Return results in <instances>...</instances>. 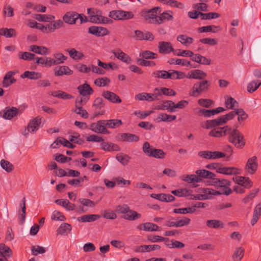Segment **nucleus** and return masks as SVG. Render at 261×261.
Returning <instances> with one entry per match:
<instances>
[{
  "instance_id": "nucleus-36",
  "label": "nucleus",
  "mask_w": 261,
  "mask_h": 261,
  "mask_svg": "<svg viewBox=\"0 0 261 261\" xmlns=\"http://www.w3.org/2000/svg\"><path fill=\"white\" fill-rule=\"evenodd\" d=\"M129 211L133 212L134 213L127 212L126 214L123 216L122 218L123 219L128 221H135L137 219H140L141 217V215L139 213H138L137 212L130 210V208Z\"/></svg>"
},
{
  "instance_id": "nucleus-24",
  "label": "nucleus",
  "mask_w": 261,
  "mask_h": 261,
  "mask_svg": "<svg viewBox=\"0 0 261 261\" xmlns=\"http://www.w3.org/2000/svg\"><path fill=\"white\" fill-rule=\"evenodd\" d=\"M206 226L210 228H223L224 227V223L220 220L213 219L208 220L206 221Z\"/></svg>"
},
{
  "instance_id": "nucleus-33",
  "label": "nucleus",
  "mask_w": 261,
  "mask_h": 261,
  "mask_svg": "<svg viewBox=\"0 0 261 261\" xmlns=\"http://www.w3.org/2000/svg\"><path fill=\"white\" fill-rule=\"evenodd\" d=\"M172 219L176 220V227L188 226L191 222V219L186 217H178L176 218H172Z\"/></svg>"
},
{
  "instance_id": "nucleus-15",
  "label": "nucleus",
  "mask_w": 261,
  "mask_h": 261,
  "mask_svg": "<svg viewBox=\"0 0 261 261\" xmlns=\"http://www.w3.org/2000/svg\"><path fill=\"white\" fill-rule=\"evenodd\" d=\"M192 61L202 65H210L211 64V60L200 54H194L191 56Z\"/></svg>"
},
{
  "instance_id": "nucleus-26",
  "label": "nucleus",
  "mask_w": 261,
  "mask_h": 261,
  "mask_svg": "<svg viewBox=\"0 0 261 261\" xmlns=\"http://www.w3.org/2000/svg\"><path fill=\"white\" fill-rule=\"evenodd\" d=\"M50 94L54 97L64 100L73 98V96L72 95L62 90H57L51 92Z\"/></svg>"
},
{
  "instance_id": "nucleus-17",
  "label": "nucleus",
  "mask_w": 261,
  "mask_h": 261,
  "mask_svg": "<svg viewBox=\"0 0 261 261\" xmlns=\"http://www.w3.org/2000/svg\"><path fill=\"white\" fill-rule=\"evenodd\" d=\"M220 117L215 119L208 120L201 124V127L206 129H211L222 125Z\"/></svg>"
},
{
  "instance_id": "nucleus-30",
  "label": "nucleus",
  "mask_w": 261,
  "mask_h": 261,
  "mask_svg": "<svg viewBox=\"0 0 261 261\" xmlns=\"http://www.w3.org/2000/svg\"><path fill=\"white\" fill-rule=\"evenodd\" d=\"M101 148L107 151H111L113 150L119 151L120 150L119 147L114 143L109 142H102L100 144Z\"/></svg>"
},
{
  "instance_id": "nucleus-21",
  "label": "nucleus",
  "mask_w": 261,
  "mask_h": 261,
  "mask_svg": "<svg viewBox=\"0 0 261 261\" xmlns=\"http://www.w3.org/2000/svg\"><path fill=\"white\" fill-rule=\"evenodd\" d=\"M137 228L140 230L143 229V230L146 231H154L161 230V229L157 225L150 222H146L142 225L138 226Z\"/></svg>"
},
{
  "instance_id": "nucleus-12",
  "label": "nucleus",
  "mask_w": 261,
  "mask_h": 261,
  "mask_svg": "<svg viewBox=\"0 0 261 261\" xmlns=\"http://www.w3.org/2000/svg\"><path fill=\"white\" fill-rule=\"evenodd\" d=\"M80 16L79 13L74 11H69L67 12L63 16L64 21L68 24H74L76 23L78 17Z\"/></svg>"
},
{
  "instance_id": "nucleus-41",
  "label": "nucleus",
  "mask_w": 261,
  "mask_h": 261,
  "mask_svg": "<svg viewBox=\"0 0 261 261\" xmlns=\"http://www.w3.org/2000/svg\"><path fill=\"white\" fill-rule=\"evenodd\" d=\"M206 76V74L202 70L196 69L191 71L189 78L201 80Z\"/></svg>"
},
{
  "instance_id": "nucleus-31",
  "label": "nucleus",
  "mask_w": 261,
  "mask_h": 261,
  "mask_svg": "<svg viewBox=\"0 0 261 261\" xmlns=\"http://www.w3.org/2000/svg\"><path fill=\"white\" fill-rule=\"evenodd\" d=\"M176 118V116L175 115H170L165 113H161L158 116L155 120L157 122H160L161 121L171 122L175 120Z\"/></svg>"
},
{
  "instance_id": "nucleus-19",
  "label": "nucleus",
  "mask_w": 261,
  "mask_h": 261,
  "mask_svg": "<svg viewBox=\"0 0 261 261\" xmlns=\"http://www.w3.org/2000/svg\"><path fill=\"white\" fill-rule=\"evenodd\" d=\"M161 248V246L159 245H141L138 246L135 250L136 252H146L151 251L159 250Z\"/></svg>"
},
{
  "instance_id": "nucleus-9",
  "label": "nucleus",
  "mask_w": 261,
  "mask_h": 261,
  "mask_svg": "<svg viewBox=\"0 0 261 261\" xmlns=\"http://www.w3.org/2000/svg\"><path fill=\"white\" fill-rule=\"evenodd\" d=\"M159 51L161 54H168L171 52L174 54L175 49L170 42L161 41L159 43Z\"/></svg>"
},
{
  "instance_id": "nucleus-14",
  "label": "nucleus",
  "mask_w": 261,
  "mask_h": 261,
  "mask_svg": "<svg viewBox=\"0 0 261 261\" xmlns=\"http://www.w3.org/2000/svg\"><path fill=\"white\" fill-rule=\"evenodd\" d=\"M16 73V71H10L6 74L2 82L3 87H8L16 82V80L13 77Z\"/></svg>"
},
{
  "instance_id": "nucleus-18",
  "label": "nucleus",
  "mask_w": 261,
  "mask_h": 261,
  "mask_svg": "<svg viewBox=\"0 0 261 261\" xmlns=\"http://www.w3.org/2000/svg\"><path fill=\"white\" fill-rule=\"evenodd\" d=\"M113 54L118 59L126 64H130L132 62V60L130 57L128 55L121 50L120 49L117 50L116 51H113Z\"/></svg>"
},
{
  "instance_id": "nucleus-63",
  "label": "nucleus",
  "mask_w": 261,
  "mask_h": 261,
  "mask_svg": "<svg viewBox=\"0 0 261 261\" xmlns=\"http://www.w3.org/2000/svg\"><path fill=\"white\" fill-rule=\"evenodd\" d=\"M140 56L144 59H154L158 57V55L149 50H145L140 54Z\"/></svg>"
},
{
  "instance_id": "nucleus-60",
  "label": "nucleus",
  "mask_w": 261,
  "mask_h": 261,
  "mask_svg": "<svg viewBox=\"0 0 261 261\" xmlns=\"http://www.w3.org/2000/svg\"><path fill=\"white\" fill-rule=\"evenodd\" d=\"M174 102L171 100H166L162 101L161 105L159 106L156 108L158 110H168L170 112V110L173 107Z\"/></svg>"
},
{
  "instance_id": "nucleus-10",
  "label": "nucleus",
  "mask_w": 261,
  "mask_h": 261,
  "mask_svg": "<svg viewBox=\"0 0 261 261\" xmlns=\"http://www.w3.org/2000/svg\"><path fill=\"white\" fill-rule=\"evenodd\" d=\"M102 96L108 101L114 103H120L122 102L118 95L108 90L103 91L102 93Z\"/></svg>"
},
{
  "instance_id": "nucleus-4",
  "label": "nucleus",
  "mask_w": 261,
  "mask_h": 261,
  "mask_svg": "<svg viewBox=\"0 0 261 261\" xmlns=\"http://www.w3.org/2000/svg\"><path fill=\"white\" fill-rule=\"evenodd\" d=\"M213 179L215 186L222 188L221 192H220L221 194L229 195L232 193V190L228 187L231 185V182L229 180L225 179L215 178V177Z\"/></svg>"
},
{
  "instance_id": "nucleus-42",
  "label": "nucleus",
  "mask_w": 261,
  "mask_h": 261,
  "mask_svg": "<svg viewBox=\"0 0 261 261\" xmlns=\"http://www.w3.org/2000/svg\"><path fill=\"white\" fill-rule=\"evenodd\" d=\"M0 35L6 38H11L15 37L16 33L14 29L2 28L0 29Z\"/></svg>"
},
{
  "instance_id": "nucleus-43",
  "label": "nucleus",
  "mask_w": 261,
  "mask_h": 261,
  "mask_svg": "<svg viewBox=\"0 0 261 261\" xmlns=\"http://www.w3.org/2000/svg\"><path fill=\"white\" fill-rule=\"evenodd\" d=\"M67 51L68 53L70 58L75 60H81L84 57L83 53L76 50L73 48L67 50Z\"/></svg>"
},
{
  "instance_id": "nucleus-59",
  "label": "nucleus",
  "mask_w": 261,
  "mask_h": 261,
  "mask_svg": "<svg viewBox=\"0 0 261 261\" xmlns=\"http://www.w3.org/2000/svg\"><path fill=\"white\" fill-rule=\"evenodd\" d=\"M115 212L118 214H123L124 215L127 212L134 213L129 211V207L125 204L118 205L116 206Z\"/></svg>"
},
{
  "instance_id": "nucleus-13",
  "label": "nucleus",
  "mask_w": 261,
  "mask_h": 261,
  "mask_svg": "<svg viewBox=\"0 0 261 261\" xmlns=\"http://www.w3.org/2000/svg\"><path fill=\"white\" fill-rule=\"evenodd\" d=\"M232 179L236 184L245 188L249 189L252 186V182L248 177L236 176L233 177Z\"/></svg>"
},
{
  "instance_id": "nucleus-25",
  "label": "nucleus",
  "mask_w": 261,
  "mask_h": 261,
  "mask_svg": "<svg viewBox=\"0 0 261 261\" xmlns=\"http://www.w3.org/2000/svg\"><path fill=\"white\" fill-rule=\"evenodd\" d=\"M196 176L201 179L202 178L214 179L215 174L206 170H198L196 171Z\"/></svg>"
},
{
  "instance_id": "nucleus-58",
  "label": "nucleus",
  "mask_w": 261,
  "mask_h": 261,
  "mask_svg": "<svg viewBox=\"0 0 261 261\" xmlns=\"http://www.w3.org/2000/svg\"><path fill=\"white\" fill-rule=\"evenodd\" d=\"M1 167L7 172H11L14 169V166L10 162L2 160L0 162Z\"/></svg>"
},
{
  "instance_id": "nucleus-40",
  "label": "nucleus",
  "mask_w": 261,
  "mask_h": 261,
  "mask_svg": "<svg viewBox=\"0 0 261 261\" xmlns=\"http://www.w3.org/2000/svg\"><path fill=\"white\" fill-rule=\"evenodd\" d=\"M245 250L242 247H238L232 256L233 261H241L244 255Z\"/></svg>"
},
{
  "instance_id": "nucleus-53",
  "label": "nucleus",
  "mask_w": 261,
  "mask_h": 261,
  "mask_svg": "<svg viewBox=\"0 0 261 261\" xmlns=\"http://www.w3.org/2000/svg\"><path fill=\"white\" fill-rule=\"evenodd\" d=\"M162 3L166 4L170 7L179 9H184L185 7L183 4L175 0H163Z\"/></svg>"
},
{
  "instance_id": "nucleus-1",
  "label": "nucleus",
  "mask_w": 261,
  "mask_h": 261,
  "mask_svg": "<svg viewBox=\"0 0 261 261\" xmlns=\"http://www.w3.org/2000/svg\"><path fill=\"white\" fill-rule=\"evenodd\" d=\"M228 140L237 148H242L245 144L243 135L237 128L229 126L227 133Z\"/></svg>"
},
{
  "instance_id": "nucleus-7",
  "label": "nucleus",
  "mask_w": 261,
  "mask_h": 261,
  "mask_svg": "<svg viewBox=\"0 0 261 261\" xmlns=\"http://www.w3.org/2000/svg\"><path fill=\"white\" fill-rule=\"evenodd\" d=\"M88 33L97 37H101L109 34V32L104 27L92 26L89 28Z\"/></svg>"
},
{
  "instance_id": "nucleus-48",
  "label": "nucleus",
  "mask_w": 261,
  "mask_h": 261,
  "mask_svg": "<svg viewBox=\"0 0 261 261\" xmlns=\"http://www.w3.org/2000/svg\"><path fill=\"white\" fill-rule=\"evenodd\" d=\"M166 153L161 149L154 148L150 152L149 157H153L159 159H163L165 158Z\"/></svg>"
},
{
  "instance_id": "nucleus-32",
  "label": "nucleus",
  "mask_w": 261,
  "mask_h": 261,
  "mask_svg": "<svg viewBox=\"0 0 261 261\" xmlns=\"http://www.w3.org/2000/svg\"><path fill=\"white\" fill-rule=\"evenodd\" d=\"M42 74L41 73L35 71H26L21 75L22 79L28 78L31 80H37L41 78Z\"/></svg>"
},
{
  "instance_id": "nucleus-2",
  "label": "nucleus",
  "mask_w": 261,
  "mask_h": 261,
  "mask_svg": "<svg viewBox=\"0 0 261 261\" xmlns=\"http://www.w3.org/2000/svg\"><path fill=\"white\" fill-rule=\"evenodd\" d=\"M160 12L161 8L156 7L149 10H142L140 12V15L148 23L158 24V15Z\"/></svg>"
},
{
  "instance_id": "nucleus-3",
  "label": "nucleus",
  "mask_w": 261,
  "mask_h": 261,
  "mask_svg": "<svg viewBox=\"0 0 261 261\" xmlns=\"http://www.w3.org/2000/svg\"><path fill=\"white\" fill-rule=\"evenodd\" d=\"M210 86L211 83L207 80L197 82L193 85L190 95L198 97L202 93L207 92Z\"/></svg>"
},
{
  "instance_id": "nucleus-28",
  "label": "nucleus",
  "mask_w": 261,
  "mask_h": 261,
  "mask_svg": "<svg viewBox=\"0 0 261 261\" xmlns=\"http://www.w3.org/2000/svg\"><path fill=\"white\" fill-rule=\"evenodd\" d=\"M55 202L65 208L67 211H73L75 209V205L74 204L70 203L68 200L65 199H57Z\"/></svg>"
},
{
  "instance_id": "nucleus-38",
  "label": "nucleus",
  "mask_w": 261,
  "mask_h": 261,
  "mask_svg": "<svg viewBox=\"0 0 261 261\" xmlns=\"http://www.w3.org/2000/svg\"><path fill=\"white\" fill-rule=\"evenodd\" d=\"M173 12L172 11L165 12L162 13L160 16H158V24H161L163 23L164 21L172 20L173 17L172 16Z\"/></svg>"
},
{
  "instance_id": "nucleus-16",
  "label": "nucleus",
  "mask_w": 261,
  "mask_h": 261,
  "mask_svg": "<svg viewBox=\"0 0 261 261\" xmlns=\"http://www.w3.org/2000/svg\"><path fill=\"white\" fill-rule=\"evenodd\" d=\"M217 172L225 175H237L241 173L240 169L236 167H221L217 169Z\"/></svg>"
},
{
  "instance_id": "nucleus-49",
  "label": "nucleus",
  "mask_w": 261,
  "mask_h": 261,
  "mask_svg": "<svg viewBox=\"0 0 261 261\" xmlns=\"http://www.w3.org/2000/svg\"><path fill=\"white\" fill-rule=\"evenodd\" d=\"M71 230V226L66 223H62L57 230V234H65L69 232Z\"/></svg>"
},
{
  "instance_id": "nucleus-34",
  "label": "nucleus",
  "mask_w": 261,
  "mask_h": 261,
  "mask_svg": "<svg viewBox=\"0 0 261 261\" xmlns=\"http://www.w3.org/2000/svg\"><path fill=\"white\" fill-rule=\"evenodd\" d=\"M261 214V202L258 203L255 207L251 224L254 225L259 219Z\"/></svg>"
},
{
  "instance_id": "nucleus-5",
  "label": "nucleus",
  "mask_w": 261,
  "mask_h": 261,
  "mask_svg": "<svg viewBox=\"0 0 261 261\" xmlns=\"http://www.w3.org/2000/svg\"><path fill=\"white\" fill-rule=\"evenodd\" d=\"M106 120H100L90 125V129L96 133L109 134L110 132L106 127Z\"/></svg>"
},
{
  "instance_id": "nucleus-29",
  "label": "nucleus",
  "mask_w": 261,
  "mask_h": 261,
  "mask_svg": "<svg viewBox=\"0 0 261 261\" xmlns=\"http://www.w3.org/2000/svg\"><path fill=\"white\" fill-rule=\"evenodd\" d=\"M34 18L39 21L51 22L55 18V16L51 15L36 14Z\"/></svg>"
},
{
  "instance_id": "nucleus-23",
  "label": "nucleus",
  "mask_w": 261,
  "mask_h": 261,
  "mask_svg": "<svg viewBox=\"0 0 261 261\" xmlns=\"http://www.w3.org/2000/svg\"><path fill=\"white\" fill-rule=\"evenodd\" d=\"M77 90L80 94L84 96L91 95L93 93V89L86 83L79 86Z\"/></svg>"
},
{
  "instance_id": "nucleus-44",
  "label": "nucleus",
  "mask_w": 261,
  "mask_h": 261,
  "mask_svg": "<svg viewBox=\"0 0 261 261\" xmlns=\"http://www.w3.org/2000/svg\"><path fill=\"white\" fill-rule=\"evenodd\" d=\"M73 71L66 66H63L59 67L58 70H56L55 72L56 76H62L63 75H71Z\"/></svg>"
},
{
  "instance_id": "nucleus-11",
  "label": "nucleus",
  "mask_w": 261,
  "mask_h": 261,
  "mask_svg": "<svg viewBox=\"0 0 261 261\" xmlns=\"http://www.w3.org/2000/svg\"><path fill=\"white\" fill-rule=\"evenodd\" d=\"M228 129H229V126L228 125L217 128H214L209 132L208 135L211 137L216 138L224 137L227 136Z\"/></svg>"
},
{
  "instance_id": "nucleus-52",
  "label": "nucleus",
  "mask_w": 261,
  "mask_h": 261,
  "mask_svg": "<svg viewBox=\"0 0 261 261\" xmlns=\"http://www.w3.org/2000/svg\"><path fill=\"white\" fill-rule=\"evenodd\" d=\"M0 255L11 257L12 255V251L10 248L3 243L0 244Z\"/></svg>"
},
{
  "instance_id": "nucleus-20",
  "label": "nucleus",
  "mask_w": 261,
  "mask_h": 261,
  "mask_svg": "<svg viewBox=\"0 0 261 261\" xmlns=\"http://www.w3.org/2000/svg\"><path fill=\"white\" fill-rule=\"evenodd\" d=\"M150 196L152 198L164 202H171L175 200V197L173 196L164 193L151 194Z\"/></svg>"
},
{
  "instance_id": "nucleus-50",
  "label": "nucleus",
  "mask_w": 261,
  "mask_h": 261,
  "mask_svg": "<svg viewBox=\"0 0 261 261\" xmlns=\"http://www.w3.org/2000/svg\"><path fill=\"white\" fill-rule=\"evenodd\" d=\"M100 218L98 215H86L78 218L79 221L82 222H93Z\"/></svg>"
},
{
  "instance_id": "nucleus-62",
  "label": "nucleus",
  "mask_w": 261,
  "mask_h": 261,
  "mask_svg": "<svg viewBox=\"0 0 261 261\" xmlns=\"http://www.w3.org/2000/svg\"><path fill=\"white\" fill-rule=\"evenodd\" d=\"M135 99L139 100H147L152 101V95L150 93H141L135 96Z\"/></svg>"
},
{
  "instance_id": "nucleus-64",
  "label": "nucleus",
  "mask_w": 261,
  "mask_h": 261,
  "mask_svg": "<svg viewBox=\"0 0 261 261\" xmlns=\"http://www.w3.org/2000/svg\"><path fill=\"white\" fill-rule=\"evenodd\" d=\"M235 114L238 115V120L239 122L246 120L248 116L243 109H235Z\"/></svg>"
},
{
  "instance_id": "nucleus-51",
  "label": "nucleus",
  "mask_w": 261,
  "mask_h": 261,
  "mask_svg": "<svg viewBox=\"0 0 261 261\" xmlns=\"http://www.w3.org/2000/svg\"><path fill=\"white\" fill-rule=\"evenodd\" d=\"M171 193L178 197H189L191 196V190L181 189L171 191Z\"/></svg>"
},
{
  "instance_id": "nucleus-61",
  "label": "nucleus",
  "mask_w": 261,
  "mask_h": 261,
  "mask_svg": "<svg viewBox=\"0 0 261 261\" xmlns=\"http://www.w3.org/2000/svg\"><path fill=\"white\" fill-rule=\"evenodd\" d=\"M195 209L192 207H188L185 208H175L173 212L175 214H192L194 213Z\"/></svg>"
},
{
  "instance_id": "nucleus-22",
  "label": "nucleus",
  "mask_w": 261,
  "mask_h": 261,
  "mask_svg": "<svg viewBox=\"0 0 261 261\" xmlns=\"http://www.w3.org/2000/svg\"><path fill=\"white\" fill-rule=\"evenodd\" d=\"M29 50L34 53L41 55H47L49 53V49L43 46H37L32 45L30 46Z\"/></svg>"
},
{
  "instance_id": "nucleus-55",
  "label": "nucleus",
  "mask_w": 261,
  "mask_h": 261,
  "mask_svg": "<svg viewBox=\"0 0 261 261\" xmlns=\"http://www.w3.org/2000/svg\"><path fill=\"white\" fill-rule=\"evenodd\" d=\"M22 202V204H20V206H21V213L19 212V218L21 219V220H20V224H23L25 219L26 206L25 197L23 198Z\"/></svg>"
},
{
  "instance_id": "nucleus-35",
  "label": "nucleus",
  "mask_w": 261,
  "mask_h": 261,
  "mask_svg": "<svg viewBox=\"0 0 261 261\" xmlns=\"http://www.w3.org/2000/svg\"><path fill=\"white\" fill-rule=\"evenodd\" d=\"M41 123V118L39 117H37L30 121L28 126V128L31 129V133L34 132V131L37 130Z\"/></svg>"
},
{
  "instance_id": "nucleus-54",
  "label": "nucleus",
  "mask_w": 261,
  "mask_h": 261,
  "mask_svg": "<svg viewBox=\"0 0 261 261\" xmlns=\"http://www.w3.org/2000/svg\"><path fill=\"white\" fill-rule=\"evenodd\" d=\"M116 160L121 163L123 165L126 166L129 162L130 158L127 154L123 153H119L116 156Z\"/></svg>"
},
{
  "instance_id": "nucleus-6",
  "label": "nucleus",
  "mask_w": 261,
  "mask_h": 261,
  "mask_svg": "<svg viewBox=\"0 0 261 261\" xmlns=\"http://www.w3.org/2000/svg\"><path fill=\"white\" fill-rule=\"evenodd\" d=\"M101 12L100 11H97V13L95 15L91 16L90 18V21L94 23H102L108 24L112 22V20L107 17H104L101 15Z\"/></svg>"
},
{
  "instance_id": "nucleus-45",
  "label": "nucleus",
  "mask_w": 261,
  "mask_h": 261,
  "mask_svg": "<svg viewBox=\"0 0 261 261\" xmlns=\"http://www.w3.org/2000/svg\"><path fill=\"white\" fill-rule=\"evenodd\" d=\"M106 126L108 128H115L122 125V122L120 119H110L106 120Z\"/></svg>"
},
{
  "instance_id": "nucleus-8",
  "label": "nucleus",
  "mask_w": 261,
  "mask_h": 261,
  "mask_svg": "<svg viewBox=\"0 0 261 261\" xmlns=\"http://www.w3.org/2000/svg\"><path fill=\"white\" fill-rule=\"evenodd\" d=\"M257 158L254 156L248 160L245 170L249 174H253L257 170Z\"/></svg>"
},
{
  "instance_id": "nucleus-27",
  "label": "nucleus",
  "mask_w": 261,
  "mask_h": 261,
  "mask_svg": "<svg viewBox=\"0 0 261 261\" xmlns=\"http://www.w3.org/2000/svg\"><path fill=\"white\" fill-rule=\"evenodd\" d=\"M18 111V110L15 107L11 108H6L4 111L3 117L6 119H11L17 115Z\"/></svg>"
},
{
  "instance_id": "nucleus-47",
  "label": "nucleus",
  "mask_w": 261,
  "mask_h": 261,
  "mask_svg": "<svg viewBox=\"0 0 261 261\" xmlns=\"http://www.w3.org/2000/svg\"><path fill=\"white\" fill-rule=\"evenodd\" d=\"M225 104L226 107L228 109L234 110L235 108L239 107V103L233 98L231 97L226 98Z\"/></svg>"
},
{
  "instance_id": "nucleus-46",
  "label": "nucleus",
  "mask_w": 261,
  "mask_h": 261,
  "mask_svg": "<svg viewBox=\"0 0 261 261\" xmlns=\"http://www.w3.org/2000/svg\"><path fill=\"white\" fill-rule=\"evenodd\" d=\"M181 179L188 183L198 182L201 180L195 174L184 175L181 177Z\"/></svg>"
},
{
  "instance_id": "nucleus-39",
  "label": "nucleus",
  "mask_w": 261,
  "mask_h": 261,
  "mask_svg": "<svg viewBox=\"0 0 261 261\" xmlns=\"http://www.w3.org/2000/svg\"><path fill=\"white\" fill-rule=\"evenodd\" d=\"M121 139L124 141L138 142L139 140V137L135 134L130 133H123L121 135Z\"/></svg>"
},
{
  "instance_id": "nucleus-57",
  "label": "nucleus",
  "mask_w": 261,
  "mask_h": 261,
  "mask_svg": "<svg viewBox=\"0 0 261 261\" xmlns=\"http://www.w3.org/2000/svg\"><path fill=\"white\" fill-rule=\"evenodd\" d=\"M261 85V81L259 80L253 81L248 84L247 91L252 93L256 90Z\"/></svg>"
},
{
  "instance_id": "nucleus-56",
  "label": "nucleus",
  "mask_w": 261,
  "mask_h": 261,
  "mask_svg": "<svg viewBox=\"0 0 261 261\" xmlns=\"http://www.w3.org/2000/svg\"><path fill=\"white\" fill-rule=\"evenodd\" d=\"M110 82V80L107 77H99L95 80L94 84L98 87H102L108 86Z\"/></svg>"
},
{
  "instance_id": "nucleus-37",
  "label": "nucleus",
  "mask_w": 261,
  "mask_h": 261,
  "mask_svg": "<svg viewBox=\"0 0 261 261\" xmlns=\"http://www.w3.org/2000/svg\"><path fill=\"white\" fill-rule=\"evenodd\" d=\"M177 40L185 46H188L193 42V38L186 35H179L177 37Z\"/></svg>"
}]
</instances>
